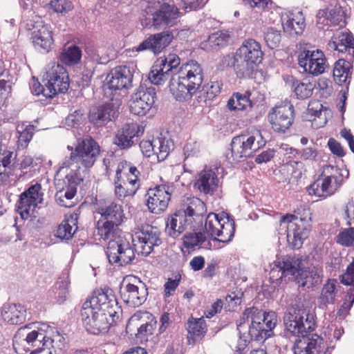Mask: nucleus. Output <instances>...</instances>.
<instances>
[{"label":"nucleus","mask_w":354,"mask_h":354,"mask_svg":"<svg viewBox=\"0 0 354 354\" xmlns=\"http://www.w3.org/2000/svg\"><path fill=\"white\" fill-rule=\"evenodd\" d=\"M174 38L172 31L163 30L149 35L134 48L136 52L149 51L158 55L171 43Z\"/></svg>","instance_id":"nucleus-21"},{"label":"nucleus","mask_w":354,"mask_h":354,"mask_svg":"<svg viewBox=\"0 0 354 354\" xmlns=\"http://www.w3.org/2000/svg\"><path fill=\"white\" fill-rule=\"evenodd\" d=\"M178 73L173 68H169V66L163 61L162 57H160L152 66L148 75V80L151 84L160 86L169 80L177 77Z\"/></svg>","instance_id":"nucleus-24"},{"label":"nucleus","mask_w":354,"mask_h":354,"mask_svg":"<svg viewBox=\"0 0 354 354\" xmlns=\"http://www.w3.org/2000/svg\"><path fill=\"white\" fill-rule=\"evenodd\" d=\"M336 182L337 178L333 176H326L321 183L317 180L309 187V193L318 196L326 197L335 193L337 186L332 184V180Z\"/></svg>","instance_id":"nucleus-39"},{"label":"nucleus","mask_w":354,"mask_h":354,"mask_svg":"<svg viewBox=\"0 0 354 354\" xmlns=\"http://www.w3.org/2000/svg\"><path fill=\"white\" fill-rule=\"evenodd\" d=\"M156 324L157 322H155L143 326H139V328H136V333L135 335L137 341H139L140 343L147 342L149 337L153 335Z\"/></svg>","instance_id":"nucleus-56"},{"label":"nucleus","mask_w":354,"mask_h":354,"mask_svg":"<svg viewBox=\"0 0 354 354\" xmlns=\"http://www.w3.org/2000/svg\"><path fill=\"white\" fill-rule=\"evenodd\" d=\"M47 82L45 86L47 87V95L53 98L57 93H64L69 87V78L66 68L57 64L50 71L46 73Z\"/></svg>","instance_id":"nucleus-18"},{"label":"nucleus","mask_w":354,"mask_h":354,"mask_svg":"<svg viewBox=\"0 0 354 354\" xmlns=\"http://www.w3.org/2000/svg\"><path fill=\"white\" fill-rule=\"evenodd\" d=\"M337 242L346 247L354 245V227H349L341 232L337 236Z\"/></svg>","instance_id":"nucleus-60"},{"label":"nucleus","mask_w":354,"mask_h":354,"mask_svg":"<svg viewBox=\"0 0 354 354\" xmlns=\"http://www.w3.org/2000/svg\"><path fill=\"white\" fill-rule=\"evenodd\" d=\"M189 225L178 210L168 218L166 222L165 232L171 238H178Z\"/></svg>","instance_id":"nucleus-37"},{"label":"nucleus","mask_w":354,"mask_h":354,"mask_svg":"<svg viewBox=\"0 0 354 354\" xmlns=\"http://www.w3.org/2000/svg\"><path fill=\"white\" fill-rule=\"evenodd\" d=\"M127 167V162H120L118 165L114 179L115 194L118 200L122 201L127 196H134L138 189L136 186L129 185L124 179L122 173Z\"/></svg>","instance_id":"nucleus-27"},{"label":"nucleus","mask_w":354,"mask_h":354,"mask_svg":"<svg viewBox=\"0 0 354 354\" xmlns=\"http://www.w3.org/2000/svg\"><path fill=\"white\" fill-rule=\"evenodd\" d=\"M266 145L259 131L244 132L234 136L231 142V156L234 160L250 158Z\"/></svg>","instance_id":"nucleus-10"},{"label":"nucleus","mask_w":354,"mask_h":354,"mask_svg":"<svg viewBox=\"0 0 354 354\" xmlns=\"http://www.w3.org/2000/svg\"><path fill=\"white\" fill-rule=\"evenodd\" d=\"M82 57L81 48L75 44H66L59 54V61L66 66H73L79 63Z\"/></svg>","instance_id":"nucleus-41"},{"label":"nucleus","mask_w":354,"mask_h":354,"mask_svg":"<svg viewBox=\"0 0 354 354\" xmlns=\"http://www.w3.org/2000/svg\"><path fill=\"white\" fill-rule=\"evenodd\" d=\"M156 145V154L159 161H163L168 156L171 149H173L174 143L171 140L166 138H157L155 139Z\"/></svg>","instance_id":"nucleus-50"},{"label":"nucleus","mask_w":354,"mask_h":354,"mask_svg":"<svg viewBox=\"0 0 354 354\" xmlns=\"http://www.w3.org/2000/svg\"><path fill=\"white\" fill-rule=\"evenodd\" d=\"M283 322L285 336L297 338L293 346L294 354L322 352L324 339L313 333L317 327L315 313L301 298L295 299L287 306Z\"/></svg>","instance_id":"nucleus-1"},{"label":"nucleus","mask_w":354,"mask_h":354,"mask_svg":"<svg viewBox=\"0 0 354 354\" xmlns=\"http://www.w3.org/2000/svg\"><path fill=\"white\" fill-rule=\"evenodd\" d=\"M353 60L346 58H339L335 63L333 68V77L335 82L339 85L349 84L351 80Z\"/></svg>","instance_id":"nucleus-35"},{"label":"nucleus","mask_w":354,"mask_h":354,"mask_svg":"<svg viewBox=\"0 0 354 354\" xmlns=\"http://www.w3.org/2000/svg\"><path fill=\"white\" fill-rule=\"evenodd\" d=\"M145 132V127L134 122L124 123L119 127L113 138V144L120 150H128L138 144Z\"/></svg>","instance_id":"nucleus-14"},{"label":"nucleus","mask_w":354,"mask_h":354,"mask_svg":"<svg viewBox=\"0 0 354 354\" xmlns=\"http://www.w3.org/2000/svg\"><path fill=\"white\" fill-rule=\"evenodd\" d=\"M34 324H26L19 328L12 339V346L17 354H41L50 346L55 348V343L59 342L58 347L64 349L65 339L57 335L53 338L47 337L43 330H32Z\"/></svg>","instance_id":"nucleus-3"},{"label":"nucleus","mask_w":354,"mask_h":354,"mask_svg":"<svg viewBox=\"0 0 354 354\" xmlns=\"http://www.w3.org/2000/svg\"><path fill=\"white\" fill-rule=\"evenodd\" d=\"M264 39L269 48L274 49L279 46L281 39V32L274 28H268L265 32Z\"/></svg>","instance_id":"nucleus-55"},{"label":"nucleus","mask_w":354,"mask_h":354,"mask_svg":"<svg viewBox=\"0 0 354 354\" xmlns=\"http://www.w3.org/2000/svg\"><path fill=\"white\" fill-rule=\"evenodd\" d=\"M222 62L223 65L233 68L236 77L240 79L252 77L258 69V66L247 56L241 46L232 55L225 56Z\"/></svg>","instance_id":"nucleus-13"},{"label":"nucleus","mask_w":354,"mask_h":354,"mask_svg":"<svg viewBox=\"0 0 354 354\" xmlns=\"http://www.w3.org/2000/svg\"><path fill=\"white\" fill-rule=\"evenodd\" d=\"M187 233L183 236V245L187 249H194L196 246H201L206 241V236L201 232Z\"/></svg>","instance_id":"nucleus-52"},{"label":"nucleus","mask_w":354,"mask_h":354,"mask_svg":"<svg viewBox=\"0 0 354 354\" xmlns=\"http://www.w3.org/2000/svg\"><path fill=\"white\" fill-rule=\"evenodd\" d=\"M77 228L73 231V227L68 220H64L57 227L55 235L61 240H70L72 239Z\"/></svg>","instance_id":"nucleus-57"},{"label":"nucleus","mask_w":354,"mask_h":354,"mask_svg":"<svg viewBox=\"0 0 354 354\" xmlns=\"http://www.w3.org/2000/svg\"><path fill=\"white\" fill-rule=\"evenodd\" d=\"M250 95L251 93L250 91H245L244 93H234L227 101V107L230 111L245 110L248 107H251Z\"/></svg>","instance_id":"nucleus-44"},{"label":"nucleus","mask_w":354,"mask_h":354,"mask_svg":"<svg viewBox=\"0 0 354 354\" xmlns=\"http://www.w3.org/2000/svg\"><path fill=\"white\" fill-rule=\"evenodd\" d=\"M156 99V88L145 83L141 84L137 91L131 95L129 110L137 115H145L151 109Z\"/></svg>","instance_id":"nucleus-15"},{"label":"nucleus","mask_w":354,"mask_h":354,"mask_svg":"<svg viewBox=\"0 0 354 354\" xmlns=\"http://www.w3.org/2000/svg\"><path fill=\"white\" fill-rule=\"evenodd\" d=\"M122 308L118 305L113 290L104 287L93 292L82 304L80 317L86 330L93 335L108 333L111 323L119 319Z\"/></svg>","instance_id":"nucleus-2"},{"label":"nucleus","mask_w":354,"mask_h":354,"mask_svg":"<svg viewBox=\"0 0 354 354\" xmlns=\"http://www.w3.org/2000/svg\"><path fill=\"white\" fill-rule=\"evenodd\" d=\"M133 75L129 66H118L113 68L106 75V89L112 93L118 91H126L132 86Z\"/></svg>","instance_id":"nucleus-19"},{"label":"nucleus","mask_w":354,"mask_h":354,"mask_svg":"<svg viewBox=\"0 0 354 354\" xmlns=\"http://www.w3.org/2000/svg\"><path fill=\"white\" fill-rule=\"evenodd\" d=\"M50 6L57 13H66L73 8L72 2L69 0H50Z\"/></svg>","instance_id":"nucleus-62"},{"label":"nucleus","mask_w":354,"mask_h":354,"mask_svg":"<svg viewBox=\"0 0 354 354\" xmlns=\"http://www.w3.org/2000/svg\"><path fill=\"white\" fill-rule=\"evenodd\" d=\"M124 176L127 178L125 180L129 185H132L133 187L136 186L137 189H139L140 187V180L139 176L140 173L136 167L129 165L127 163V167L126 170L123 171L122 176Z\"/></svg>","instance_id":"nucleus-58"},{"label":"nucleus","mask_w":354,"mask_h":354,"mask_svg":"<svg viewBox=\"0 0 354 354\" xmlns=\"http://www.w3.org/2000/svg\"><path fill=\"white\" fill-rule=\"evenodd\" d=\"M41 189V185L39 183H36L31 185L27 190L24 192L22 194H26V196H28L29 198H32L35 201L41 203L43 201V193L40 191Z\"/></svg>","instance_id":"nucleus-63"},{"label":"nucleus","mask_w":354,"mask_h":354,"mask_svg":"<svg viewBox=\"0 0 354 354\" xmlns=\"http://www.w3.org/2000/svg\"><path fill=\"white\" fill-rule=\"evenodd\" d=\"M300 214L298 209L296 214H286L281 217L280 225L286 227V236L288 245L294 250L301 248L304 241L308 237L310 232L311 217L310 210L302 209Z\"/></svg>","instance_id":"nucleus-5"},{"label":"nucleus","mask_w":354,"mask_h":354,"mask_svg":"<svg viewBox=\"0 0 354 354\" xmlns=\"http://www.w3.org/2000/svg\"><path fill=\"white\" fill-rule=\"evenodd\" d=\"M180 279V272L174 274L173 278L168 279L167 281L164 285L165 296L169 297L171 295V292H174L178 286Z\"/></svg>","instance_id":"nucleus-64"},{"label":"nucleus","mask_w":354,"mask_h":354,"mask_svg":"<svg viewBox=\"0 0 354 354\" xmlns=\"http://www.w3.org/2000/svg\"><path fill=\"white\" fill-rule=\"evenodd\" d=\"M78 161L85 169L92 167L100 153L97 142L91 136L79 140L74 150Z\"/></svg>","instance_id":"nucleus-17"},{"label":"nucleus","mask_w":354,"mask_h":354,"mask_svg":"<svg viewBox=\"0 0 354 354\" xmlns=\"http://www.w3.org/2000/svg\"><path fill=\"white\" fill-rule=\"evenodd\" d=\"M121 297L123 301L132 307L140 306L147 299L148 290L145 284H141L140 287L133 283H127L120 290Z\"/></svg>","instance_id":"nucleus-25"},{"label":"nucleus","mask_w":354,"mask_h":354,"mask_svg":"<svg viewBox=\"0 0 354 354\" xmlns=\"http://www.w3.org/2000/svg\"><path fill=\"white\" fill-rule=\"evenodd\" d=\"M248 329V335L252 341L263 342L271 336L264 327V324L259 321H252Z\"/></svg>","instance_id":"nucleus-46"},{"label":"nucleus","mask_w":354,"mask_h":354,"mask_svg":"<svg viewBox=\"0 0 354 354\" xmlns=\"http://www.w3.org/2000/svg\"><path fill=\"white\" fill-rule=\"evenodd\" d=\"M136 236L138 239V253L145 257L149 255L155 246L162 243L160 232L157 227L150 225L142 226Z\"/></svg>","instance_id":"nucleus-22"},{"label":"nucleus","mask_w":354,"mask_h":354,"mask_svg":"<svg viewBox=\"0 0 354 354\" xmlns=\"http://www.w3.org/2000/svg\"><path fill=\"white\" fill-rule=\"evenodd\" d=\"M329 49L338 51V53L345 55L344 58L353 60L354 58V38L347 32H340L335 35L328 44Z\"/></svg>","instance_id":"nucleus-26"},{"label":"nucleus","mask_w":354,"mask_h":354,"mask_svg":"<svg viewBox=\"0 0 354 354\" xmlns=\"http://www.w3.org/2000/svg\"><path fill=\"white\" fill-rule=\"evenodd\" d=\"M146 12L151 17L142 19V26L145 28L153 27L155 29L171 26L180 16L178 8L171 0H151L146 8Z\"/></svg>","instance_id":"nucleus-6"},{"label":"nucleus","mask_w":354,"mask_h":354,"mask_svg":"<svg viewBox=\"0 0 354 354\" xmlns=\"http://www.w3.org/2000/svg\"><path fill=\"white\" fill-rule=\"evenodd\" d=\"M323 270L318 266L308 267L306 269L301 268L299 273L297 274V282L301 286H316L322 283Z\"/></svg>","instance_id":"nucleus-31"},{"label":"nucleus","mask_w":354,"mask_h":354,"mask_svg":"<svg viewBox=\"0 0 354 354\" xmlns=\"http://www.w3.org/2000/svg\"><path fill=\"white\" fill-rule=\"evenodd\" d=\"M26 194H21L18 204V211L22 218H28L30 211L33 210L39 203L35 201L28 196H26Z\"/></svg>","instance_id":"nucleus-53"},{"label":"nucleus","mask_w":354,"mask_h":354,"mask_svg":"<svg viewBox=\"0 0 354 354\" xmlns=\"http://www.w3.org/2000/svg\"><path fill=\"white\" fill-rule=\"evenodd\" d=\"M168 189L169 187L161 185L147 191V205L151 213L158 214L166 209L171 198Z\"/></svg>","instance_id":"nucleus-23"},{"label":"nucleus","mask_w":354,"mask_h":354,"mask_svg":"<svg viewBox=\"0 0 354 354\" xmlns=\"http://www.w3.org/2000/svg\"><path fill=\"white\" fill-rule=\"evenodd\" d=\"M84 171H82L79 165H75L74 169H71L65 176L64 180V185L68 186L71 188H77V185H80L84 180Z\"/></svg>","instance_id":"nucleus-51"},{"label":"nucleus","mask_w":354,"mask_h":354,"mask_svg":"<svg viewBox=\"0 0 354 354\" xmlns=\"http://www.w3.org/2000/svg\"><path fill=\"white\" fill-rule=\"evenodd\" d=\"M341 283L346 286H352L348 291L346 301L342 306L345 310H348L354 303V260L351 263L346 272L341 276Z\"/></svg>","instance_id":"nucleus-40"},{"label":"nucleus","mask_w":354,"mask_h":354,"mask_svg":"<svg viewBox=\"0 0 354 354\" xmlns=\"http://www.w3.org/2000/svg\"><path fill=\"white\" fill-rule=\"evenodd\" d=\"M298 64L305 72L318 75L324 72L326 58L322 50H304L298 57Z\"/></svg>","instance_id":"nucleus-20"},{"label":"nucleus","mask_w":354,"mask_h":354,"mask_svg":"<svg viewBox=\"0 0 354 354\" xmlns=\"http://www.w3.org/2000/svg\"><path fill=\"white\" fill-rule=\"evenodd\" d=\"M185 326L188 332V341L192 340L194 343L196 339H202L207 330V324L203 317L194 318L192 316Z\"/></svg>","instance_id":"nucleus-36"},{"label":"nucleus","mask_w":354,"mask_h":354,"mask_svg":"<svg viewBox=\"0 0 354 354\" xmlns=\"http://www.w3.org/2000/svg\"><path fill=\"white\" fill-rule=\"evenodd\" d=\"M155 317L148 311H137L129 319L127 324V330L129 332L135 331L139 326H145L148 324L155 322Z\"/></svg>","instance_id":"nucleus-43"},{"label":"nucleus","mask_w":354,"mask_h":354,"mask_svg":"<svg viewBox=\"0 0 354 354\" xmlns=\"http://www.w3.org/2000/svg\"><path fill=\"white\" fill-rule=\"evenodd\" d=\"M286 84L289 86L299 100H304L313 95L314 85L310 82H304L292 75L283 77Z\"/></svg>","instance_id":"nucleus-32"},{"label":"nucleus","mask_w":354,"mask_h":354,"mask_svg":"<svg viewBox=\"0 0 354 354\" xmlns=\"http://www.w3.org/2000/svg\"><path fill=\"white\" fill-rule=\"evenodd\" d=\"M1 315L5 322L10 325L24 323L26 319V310L21 304H5L1 307Z\"/></svg>","instance_id":"nucleus-29"},{"label":"nucleus","mask_w":354,"mask_h":354,"mask_svg":"<svg viewBox=\"0 0 354 354\" xmlns=\"http://www.w3.org/2000/svg\"><path fill=\"white\" fill-rule=\"evenodd\" d=\"M178 212L183 216L185 223H188L189 229L197 231L203 227L207 207L205 203L198 198L189 197L183 201Z\"/></svg>","instance_id":"nucleus-11"},{"label":"nucleus","mask_w":354,"mask_h":354,"mask_svg":"<svg viewBox=\"0 0 354 354\" xmlns=\"http://www.w3.org/2000/svg\"><path fill=\"white\" fill-rule=\"evenodd\" d=\"M222 216V213L221 214H216L211 212L204 218L205 232L211 236L212 240L213 238L217 236V231H219L220 223H221L222 221H225V218Z\"/></svg>","instance_id":"nucleus-47"},{"label":"nucleus","mask_w":354,"mask_h":354,"mask_svg":"<svg viewBox=\"0 0 354 354\" xmlns=\"http://www.w3.org/2000/svg\"><path fill=\"white\" fill-rule=\"evenodd\" d=\"M218 183L217 175L213 170H203L199 174L195 186L205 194L212 195L216 190Z\"/></svg>","instance_id":"nucleus-34"},{"label":"nucleus","mask_w":354,"mask_h":354,"mask_svg":"<svg viewBox=\"0 0 354 354\" xmlns=\"http://www.w3.org/2000/svg\"><path fill=\"white\" fill-rule=\"evenodd\" d=\"M222 84L218 82H212L210 84L203 86L199 92L205 94V100H212L216 97L221 90Z\"/></svg>","instance_id":"nucleus-59"},{"label":"nucleus","mask_w":354,"mask_h":354,"mask_svg":"<svg viewBox=\"0 0 354 354\" xmlns=\"http://www.w3.org/2000/svg\"><path fill=\"white\" fill-rule=\"evenodd\" d=\"M122 233L109 238L105 253L110 264L122 267L130 264L135 259L134 245Z\"/></svg>","instance_id":"nucleus-7"},{"label":"nucleus","mask_w":354,"mask_h":354,"mask_svg":"<svg viewBox=\"0 0 354 354\" xmlns=\"http://www.w3.org/2000/svg\"><path fill=\"white\" fill-rule=\"evenodd\" d=\"M34 46L42 53H48L53 44L51 27L48 24L35 27L32 33Z\"/></svg>","instance_id":"nucleus-28"},{"label":"nucleus","mask_w":354,"mask_h":354,"mask_svg":"<svg viewBox=\"0 0 354 354\" xmlns=\"http://www.w3.org/2000/svg\"><path fill=\"white\" fill-rule=\"evenodd\" d=\"M70 284L69 272L68 270H64L52 288L53 295L51 297L57 304H64L67 299L69 295Z\"/></svg>","instance_id":"nucleus-33"},{"label":"nucleus","mask_w":354,"mask_h":354,"mask_svg":"<svg viewBox=\"0 0 354 354\" xmlns=\"http://www.w3.org/2000/svg\"><path fill=\"white\" fill-rule=\"evenodd\" d=\"M59 183L56 185V188L58 189L55 196L56 202L62 207H71L72 203L71 202V200L75 196L77 193V188H71L66 185L59 188Z\"/></svg>","instance_id":"nucleus-45"},{"label":"nucleus","mask_w":354,"mask_h":354,"mask_svg":"<svg viewBox=\"0 0 354 354\" xmlns=\"http://www.w3.org/2000/svg\"><path fill=\"white\" fill-rule=\"evenodd\" d=\"M302 259L296 254H287L277 257L270 271V280L274 286L290 280L297 281V274L301 268Z\"/></svg>","instance_id":"nucleus-9"},{"label":"nucleus","mask_w":354,"mask_h":354,"mask_svg":"<svg viewBox=\"0 0 354 354\" xmlns=\"http://www.w3.org/2000/svg\"><path fill=\"white\" fill-rule=\"evenodd\" d=\"M260 313L256 314L254 320L261 322L264 324V327L272 335V330L277 325V315L274 311H263V310L259 309Z\"/></svg>","instance_id":"nucleus-49"},{"label":"nucleus","mask_w":354,"mask_h":354,"mask_svg":"<svg viewBox=\"0 0 354 354\" xmlns=\"http://www.w3.org/2000/svg\"><path fill=\"white\" fill-rule=\"evenodd\" d=\"M272 129L278 133H285L295 120L294 106L290 101H284L273 107L268 115Z\"/></svg>","instance_id":"nucleus-12"},{"label":"nucleus","mask_w":354,"mask_h":354,"mask_svg":"<svg viewBox=\"0 0 354 354\" xmlns=\"http://www.w3.org/2000/svg\"><path fill=\"white\" fill-rule=\"evenodd\" d=\"M241 47L245 51L247 56L259 66L263 60L264 55L261 50V44L253 39H248L243 41Z\"/></svg>","instance_id":"nucleus-42"},{"label":"nucleus","mask_w":354,"mask_h":354,"mask_svg":"<svg viewBox=\"0 0 354 354\" xmlns=\"http://www.w3.org/2000/svg\"><path fill=\"white\" fill-rule=\"evenodd\" d=\"M100 219L97 223V235L106 241L113 236V234L122 233L119 226L125 218L124 210L121 205L114 202L101 207L99 209Z\"/></svg>","instance_id":"nucleus-8"},{"label":"nucleus","mask_w":354,"mask_h":354,"mask_svg":"<svg viewBox=\"0 0 354 354\" xmlns=\"http://www.w3.org/2000/svg\"><path fill=\"white\" fill-rule=\"evenodd\" d=\"M283 32L290 37L301 35L306 27L305 18L301 12L287 16L282 19Z\"/></svg>","instance_id":"nucleus-30"},{"label":"nucleus","mask_w":354,"mask_h":354,"mask_svg":"<svg viewBox=\"0 0 354 354\" xmlns=\"http://www.w3.org/2000/svg\"><path fill=\"white\" fill-rule=\"evenodd\" d=\"M335 284L334 283L328 282L326 283L321 293V299L325 304L333 303L335 297Z\"/></svg>","instance_id":"nucleus-61"},{"label":"nucleus","mask_w":354,"mask_h":354,"mask_svg":"<svg viewBox=\"0 0 354 354\" xmlns=\"http://www.w3.org/2000/svg\"><path fill=\"white\" fill-rule=\"evenodd\" d=\"M120 104L111 101L102 103L91 109L88 113L89 122L99 128L106 126L109 122L115 121L119 115Z\"/></svg>","instance_id":"nucleus-16"},{"label":"nucleus","mask_w":354,"mask_h":354,"mask_svg":"<svg viewBox=\"0 0 354 354\" xmlns=\"http://www.w3.org/2000/svg\"><path fill=\"white\" fill-rule=\"evenodd\" d=\"M260 313L259 308L256 307H251L246 308L243 313L239 324H237L238 332L245 331L250 326L249 321H254L256 314Z\"/></svg>","instance_id":"nucleus-54"},{"label":"nucleus","mask_w":354,"mask_h":354,"mask_svg":"<svg viewBox=\"0 0 354 354\" xmlns=\"http://www.w3.org/2000/svg\"><path fill=\"white\" fill-rule=\"evenodd\" d=\"M230 41V36L227 32H217L209 37L207 41L204 44V48L209 46L212 50H217L227 46Z\"/></svg>","instance_id":"nucleus-48"},{"label":"nucleus","mask_w":354,"mask_h":354,"mask_svg":"<svg viewBox=\"0 0 354 354\" xmlns=\"http://www.w3.org/2000/svg\"><path fill=\"white\" fill-rule=\"evenodd\" d=\"M203 77L201 64L195 60H191L181 66V71L177 77L169 81V91L177 101L189 100L201 91Z\"/></svg>","instance_id":"nucleus-4"},{"label":"nucleus","mask_w":354,"mask_h":354,"mask_svg":"<svg viewBox=\"0 0 354 354\" xmlns=\"http://www.w3.org/2000/svg\"><path fill=\"white\" fill-rule=\"evenodd\" d=\"M222 216L225 218V221H222L220 223L219 231H217V236L220 238L214 237L213 241L227 243L234 236L235 223L225 212H222Z\"/></svg>","instance_id":"nucleus-38"}]
</instances>
